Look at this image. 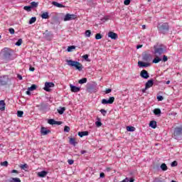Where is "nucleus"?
Masks as SVG:
<instances>
[{"mask_svg":"<svg viewBox=\"0 0 182 182\" xmlns=\"http://www.w3.org/2000/svg\"><path fill=\"white\" fill-rule=\"evenodd\" d=\"M68 66H71L72 68H75L77 70H82L83 69L82 64L77 61L72 60H66Z\"/></svg>","mask_w":182,"mask_h":182,"instance_id":"1","label":"nucleus"},{"mask_svg":"<svg viewBox=\"0 0 182 182\" xmlns=\"http://www.w3.org/2000/svg\"><path fill=\"white\" fill-rule=\"evenodd\" d=\"M157 28L161 33H166L169 29L168 23H160L158 24Z\"/></svg>","mask_w":182,"mask_h":182,"instance_id":"2","label":"nucleus"},{"mask_svg":"<svg viewBox=\"0 0 182 182\" xmlns=\"http://www.w3.org/2000/svg\"><path fill=\"white\" fill-rule=\"evenodd\" d=\"M87 90L89 92V93H96V92L99 90L97 84L96 82H93L89 87H87Z\"/></svg>","mask_w":182,"mask_h":182,"instance_id":"3","label":"nucleus"},{"mask_svg":"<svg viewBox=\"0 0 182 182\" xmlns=\"http://www.w3.org/2000/svg\"><path fill=\"white\" fill-rule=\"evenodd\" d=\"M166 52V48L163 47L156 48L154 47V53L155 56H160Z\"/></svg>","mask_w":182,"mask_h":182,"instance_id":"4","label":"nucleus"},{"mask_svg":"<svg viewBox=\"0 0 182 182\" xmlns=\"http://www.w3.org/2000/svg\"><path fill=\"white\" fill-rule=\"evenodd\" d=\"M77 18V16L75 14H67L65 15L63 18L64 22H68V21H75Z\"/></svg>","mask_w":182,"mask_h":182,"instance_id":"5","label":"nucleus"},{"mask_svg":"<svg viewBox=\"0 0 182 182\" xmlns=\"http://www.w3.org/2000/svg\"><path fill=\"white\" fill-rule=\"evenodd\" d=\"M114 102V97H111L109 98V100L102 99L101 103L102 105H113Z\"/></svg>","mask_w":182,"mask_h":182,"instance_id":"6","label":"nucleus"},{"mask_svg":"<svg viewBox=\"0 0 182 182\" xmlns=\"http://www.w3.org/2000/svg\"><path fill=\"white\" fill-rule=\"evenodd\" d=\"M8 80H9L8 75H4L3 77H1L0 85H1V86H5V85L8 83Z\"/></svg>","mask_w":182,"mask_h":182,"instance_id":"7","label":"nucleus"},{"mask_svg":"<svg viewBox=\"0 0 182 182\" xmlns=\"http://www.w3.org/2000/svg\"><path fill=\"white\" fill-rule=\"evenodd\" d=\"M50 87H55V84L53 82H46L44 90L46 92H50Z\"/></svg>","mask_w":182,"mask_h":182,"instance_id":"8","label":"nucleus"},{"mask_svg":"<svg viewBox=\"0 0 182 182\" xmlns=\"http://www.w3.org/2000/svg\"><path fill=\"white\" fill-rule=\"evenodd\" d=\"M140 76L143 79H149V77H150V75H149V73L146 70H142L141 71Z\"/></svg>","mask_w":182,"mask_h":182,"instance_id":"9","label":"nucleus"},{"mask_svg":"<svg viewBox=\"0 0 182 182\" xmlns=\"http://www.w3.org/2000/svg\"><path fill=\"white\" fill-rule=\"evenodd\" d=\"M108 38H110L111 39H114V41H116V39H117L118 38V36L117 33L112 31H109L108 33Z\"/></svg>","mask_w":182,"mask_h":182,"instance_id":"10","label":"nucleus"},{"mask_svg":"<svg viewBox=\"0 0 182 182\" xmlns=\"http://www.w3.org/2000/svg\"><path fill=\"white\" fill-rule=\"evenodd\" d=\"M70 90L71 92H73V93H77V92L80 91V88L78 87H76L72 84L70 85Z\"/></svg>","mask_w":182,"mask_h":182,"instance_id":"11","label":"nucleus"},{"mask_svg":"<svg viewBox=\"0 0 182 182\" xmlns=\"http://www.w3.org/2000/svg\"><path fill=\"white\" fill-rule=\"evenodd\" d=\"M138 66L139 68H149V66H150V63L138 61Z\"/></svg>","mask_w":182,"mask_h":182,"instance_id":"12","label":"nucleus"},{"mask_svg":"<svg viewBox=\"0 0 182 182\" xmlns=\"http://www.w3.org/2000/svg\"><path fill=\"white\" fill-rule=\"evenodd\" d=\"M69 143L72 146H76V144H77V143H79V141H77V139H76V138L70 137L69 139Z\"/></svg>","mask_w":182,"mask_h":182,"instance_id":"13","label":"nucleus"},{"mask_svg":"<svg viewBox=\"0 0 182 182\" xmlns=\"http://www.w3.org/2000/svg\"><path fill=\"white\" fill-rule=\"evenodd\" d=\"M154 84V82L153 81V80H148L145 84L146 89H150V87H153Z\"/></svg>","mask_w":182,"mask_h":182,"instance_id":"14","label":"nucleus"},{"mask_svg":"<svg viewBox=\"0 0 182 182\" xmlns=\"http://www.w3.org/2000/svg\"><path fill=\"white\" fill-rule=\"evenodd\" d=\"M151 59V55H150V54H144L142 57V60L144 62H150Z\"/></svg>","mask_w":182,"mask_h":182,"instance_id":"15","label":"nucleus"},{"mask_svg":"<svg viewBox=\"0 0 182 182\" xmlns=\"http://www.w3.org/2000/svg\"><path fill=\"white\" fill-rule=\"evenodd\" d=\"M37 176L38 177H41V178H43L46 176H48V171H42L41 172H38L37 173Z\"/></svg>","mask_w":182,"mask_h":182,"instance_id":"16","label":"nucleus"},{"mask_svg":"<svg viewBox=\"0 0 182 182\" xmlns=\"http://www.w3.org/2000/svg\"><path fill=\"white\" fill-rule=\"evenodd\" d=\"M50 131L45 127H42L41 130V134H43V136H46V134H48V133H50Z\"/></svg>","mask_w":182,"mask_h":182,"instance_id":"17","label":"nucleus"},{"mask_svg":"<svg viewBox=\"0 0 182 182\" xmlns=\"http://www.w3.org/2000/svg\"><path fill=\"white\" fill-rule=\"evenodd\" d=\"M52 5H53L54 6H56L57 8H65V6H63V4H60L57 1H53Z\"/></svg>","mask_w":182,"mask_h":182,"instance_id":"18","label":"nucleus"},{"mask_svg":"<svg viewBox=\"0 0 182 182\" xmlns=\"http://www.w3.org/2000/svg\"><path fill=\"white\" fill-rule=\"evenodd\" d=\"M6 182H21V179L19 178H11L6 181Z\"/></svg>","mask_w":182,"mask_h":182,"instance_id":"19","label":"nucleus"},{"mask_svg":"<svg viewBox=\"0 0 182 182\" xmlns=\"http://www.w3.org/2000/svg\"><path fill=\"white\" fill-rule=\"evenodd\" d=\"M149 127H151L152 129H156V127H157V122L151 121L149 123Z\"/></svg>","mask_w":182,"mask_h":182,"instance_id":"20","label":"nucleus"},{"mask_svg":"<svg viewBox=\"0 0 182 182\" xmlns=\"http://www.w3.org/2000/svg\"><path fill=\"white\" fill-rule=\"evenodd\" d=\"M0 110L4 112L5 110V101L0 100Z\"/></svg>","mask_w":182,"mask_h":182,"instance_id":"21","label":"nucleus"},{"mask_svg":"<svg viewBox=\"0 0 182 182\" xmlns=\"http://www.w3.org/2000/svg\"><path fill=\"white\" fill-rule=\"evenodd\" d=\"M78 136L80 137H83V136H89V132L84 131L78 132Z\"/></svg>","mask_w":182,"mask_h":182,"instance_id":"22","label":"nucleus"},{"mask_svg":"<svg viewBox=\"0 0 182 182\" xmlns=\"http://www.w3.org/2000/svg\"><path fill=\"white\" fill-rule=\"evenodd\" d=\"M182 132V127H178L176 128L175 131H174V134H181Z\"/></svg>","mask_w":182,"mask_h":182,"instance_id":"23","label":"nucleus"},{"mask_svg":"<svg viewBox=\"0 0 182 182\" xmlns=\"http://www.w3.org/2000/svg\"><path fill=\"white\" fill-rule=\"evenodd\" d=\"M42 19H48L49 18V13L45 12L41 14Z\"/></svg>","mask_w":182,"mask_h":182,"instance_id":"24","label":"nucleus"},{"mask_svg":"<svg viewBox=\"0 0 182 182\" xmlns=\"http://www.w3.org/2000/svg\"><path fill=\"white\" fill-rule=\"evenodd\" d=\"M156 58L153 60L152 63H159L161 62V58H159V55H155Z\"/></svg>","mask_w":182,"mask_h":182,"instance_id":"25","label":"nucleus"},{"mask_svg":"<svg viewBox=\"0 0 182 182\" xmlns=\"http://www.w3.org/2000/svg\"><path fill=\"white\" fill-rule=\"evenodd\" d=\"M168 168L167 167V165L166 164H162L161 165V169L162 171H167Z\"/></svg>","mask_w":182,"mask_h":182,"instance_id":"26","label":"nucleus"},{"mask_svg":"<svg viewBox=\"0 0 182 182\" xmlns=\"http://www.w3.org/2000/svg\"><path fill=\"white\" fill-rule=\"evenodd\" d=\"M4 56L6 59H9V58H11V52L6 51L4 54Z\"/></svg>","mask_w":182,"mask_h":182,"instance_id":"27","label":"nucleus"},{"mask_svg":"<svg viewBox=\"0 0 182 182\" xmlns=\"http://www.w3.org/2000/svg\"><path fill=\"white\" fill-rule=\"evenodd\" d=\"M87 82V78L84 77L78 81V83L80 85H83L84 83H86Z\"/></svg>","mask_w":182,"mask_h":182,"instance_id":"28","label":"nucleus"},{"mask_svg":"<svg viewBox=\"0 0 182 182\" xmlns=\"http://www.w3.org/2000/svg\"><path fill=\"white\" fill-rule=\"evenodd\" d=\"M65 110H66V109L65 107H60L58 109V112L59 114H63V113H65Z\"/></svg>","mask_w":182,"mask_h":182,"instance_id":"29","label":"nucleus"},{"mask_svg":"<svg viewBox=\"0 0 182 182\" xmlns=\"http://www.w3.org/2000/svg\"><path fill=\"white\" fill-rule=\"evenodd\" d=\"M28 90H30L31 92H33V90H36V85H32L30 87L28 88Z\"/></svg>","mask_w":182,"mask_h":182,"instance_id":"30","label":"nucleus"},{"mask_svg":"<svg viewBox=\"0 0 182 182\" xmlns=\"http://www.w3.org/2000/svg\"><path fill=\"white\" fill-rule=\"evenodd\" d=\"M127 132H134L136 130V128L134 127H127Z\"/></svg>","mask_w":182,"mask_h":182,"instance_id":"31","label":"nucleus"},{"mask_svg":"<svg viewBox=\"0 0 182 182\" xmlns=\"http://www.w3.org/2000/svg\"><path fill=\"white\" fill-rule=\"evenodd\" d=\"M154 113L157 116L161 114V110H160V109H154Z\"/></svg>","mask_w":182,"mask_h":182,"instance_id":"32","label":"nucleus"},{"mask_svg":"<svg viewBox=\"0 0 182 182\" xmlns=\"http://www.w3.org/2000/svg\"><path fill=\"white\" fill-rule=\"evenodd\" d=\"M23 9L25 11H27V12H31V11L32 10V6H24Z\"/></svg>","mask_w":182,"mask_h":182,"instance_id":"33","label":"nucleus"},{"mask_svg":"<svg viewBox=\"0 0 182 182\" xmlns=\"http://www.w3.org/2000/svg\"><path fill=\"white\" fill-rule=\"evenodd\" d=\"M36 22V17H32L29 21V24L35 23Z\"/></svg>","mask_w":182,"mask_h":182,"instance_id":"34","label":"nucleus"},{"mask_svg":"<svg viewBox=\"0 0 182 182\" xmlns=\"http://www.w3.org/2000/svg\"><path fill=\"white\" fill-rule=\"evenodd\" d=\"M28 164H24L20 166V168H21V170H25L26 168H28Z\"/></svg>","mask_w":182,"mask_h":182,"instance_id":"35","label":"nucleus"},{"mask_svg":"<svg viewBox=\"0 0 182 182\" xmlns=\"http://www.w3.org/2000/svg\"><path fill=\"white\" fill-rule=\"evenodd\" d=\"M90 35H92V31H90V30H87L85 31L86 38H90Z\"/></svg>","mask_w":182,"mask_h":182,"instance_id":"36","label":"nucleus"},{"mask_svg":"<svg viewBox=\"0 0 182 182\" xmlns=\"http://www.w3.org/2000/svg\"><path fill=\"white\" fill-rule=\"evenodd\" d=\"M73 49H76V47L74 46H68V52H72L73 50Z\"/></svg>","mask_w":182,"mask_h":182,"instance_id":"37","label":"nucleus"},{"mask_svg":"<svg viewBox=\"0 0 182 182\" xmlns=\"http://www.w3.org/2000/svg\"><path fill=\"white\" fill-rule=\"evenodd\" d=\"M55 119H48V124H51L52 126H53V124H55Z\"/></svg>","mask_w":182,"mask_h":182,"instance_id":"38","label":"nucleus"},{"mask_svg":"<svg viewBox=\"0 0 182 182\" xmlns=\"http://www.w3.org/2000/svg\"><path fill=\"white\" fill-rule=\"evenodd\" d=\"M22 45V39L20 38L18 40V41L16 43V46H21Z\"/></svg>","mask_w":182,"mask_h":182,"instance_id":"39","label":"nucleus"},{"mask_svg":"<svg viewBox=\"0 0 182 182\" xmlns=\"http://www.w3.org/2000/svg\"><path fill=\"white\" fill-rule=\"evenodd\" d=\"M17 116H18V117H22L23 116V111H18L17 112Z\"/></svg>","mask_w":182,"mask_h":182,"instance_id":"40","label":"nucleus"},{"mask_svg":"<svg viewBox=\"0 0 182 182\" xmlns=\"http://www.w3.org/2000/svg\"><path fill=\"white\" fill-rule=\"evenodd\" d=\"M64 132H65V133H69V132H70V127H68V126H65V127H64Z\"/></svg>","mask_w":182,"mask_h":182,"instance_id":"41","label":"nucleus"},{"mask_svg":"<svg viewBox=\"0 0 182 182\" xmlns=\"http://www.w3.org/2000/svg\"><path fill=\"white\" fill-rule=\"evenodd\" d=\"M95 39H97V41H99V39H102V34L101 33H97L95 36Z\"/></svg>","mask_w":182,"mask_h":182,"instance_id":"42","label":"nucleus"},{"mask_svg":"<svg viewBox=\"0 0 182 182\" xmlns=\"http://www.w3.org/2000/svg\"><path fill=\"white\" fill-rule=\"evenodd\" d=\"M36 6H38V3H36L35 1H32L31 2V8H36Z\"/></svg>","mask_w":182,"mask_h":182,"instance_id":"43","label":"nucleus"},{"mask_svg":"<svg viewBox=\"0 0 182 182\" xmlns=\"http://www.w3.org/2000/svg\"><path fill=\"white\" fill-rule=\"evenodd\" d=\"M178 163L176 161H174L171 163V167H177Z\"/></svg>","mask_w":182,"mask_h":182,"instance_id":"44","label":"nucleus"},{"mask_svg":"<svg viewBox=\"0 0 182 182\" xmlns=\"http://www.w3.org/2000/svg\"><path fill=\"white\" fill-rule=\"evenodd\" d=\"M1 166H4V167H8V162L6 161L1 162Z\"/></svg>","mask_w":182,"mask_h":182,"instance_id":"45","label":"nucleus"},{"mask_svg":"<svg viewBox=\"0 0 182 182\" xmlns=\"http://www.w3.org/2000/svg\"><path fill=\"white\" fill-rule=\"evenodd\" d=\"M9 33H11V35H14L15 33V29L14 28H9Z\"/></svg>","mask_w":182,"mask_h":182,"instance_id":"46","label":"nucleus"},{"mask_svg":"<svg viewBox=\"0 0 182 182\" xmlns=\"http://www.w3.org/2000/svg\"><path fill=\"white\" fill-rule=\"evenodd\" d=\"M100 113H102L103 116H106V113H107V112L105 109H100Z\"/></svg>","mask_w":182,"mask_h":182,"instance_id":"47","label":"nucleus"},{"mask_svg":"<svg viewBox=\"0 0 182 182\" xmlns=\"http://www.w3.org/2000/svg\"><path fill=\"white\" fill-rule=\"evenodd\" d=\"M162 60L163 62H167V60H168V58H167L166 55H164Z\"/></svg>","mask_w":182,"mask_h":182,"instance_id":"48","label":"nucleus"},{"mask_svg":"<svg viewBox=\"0 0 182 182\" xmlns=\"http://www.w3.org/2000/svg\"><path fill=\"white\" fill-rule=\"evenodd\" d=\"M68 164H70V166H72V164H73V163H75V161L72 160V159H68Z\"/></svg>","mask_w":182,"mask_h":182,"instance_id":"49","label":"nucleus"},{"mask_svg":"<svg viewBox=\"0 0 182 182\" xmlns=\"http://www.w3.org/2000/svg\"><path fill=\"white\" fill-rule=\"evenodd\" d=\"M95 124H96L97 127H100V126H102V122L97 121L95 122Z\"/></svg>","mask_w":182,"mask_h":182,"instance_id":"50","label":"nucleus"},{"mask_svg":"<svg viewBox=\"0 0 182 182\" xmlns=\"http://www.w3.org/2000/svg\"><path fill=\"white\" fill-rule=\"evenodd\" d=\"M82 58L85 59V60H87V59H89V55L87 54H85L82 55Z\"/></svg>","mask_w":182,"mask_h":182,"instance_id":"51","label":"nucleus"},{"mask_svg":"<svg viewBox=\"0 0 182 182\" xmlns=\"http://www.w3.org/2000/svg\"><path fill=\"white\" fill-rule=\"evenodd\" d=\"M124 5H130V0H124Z\"/></svg>","mask_w":182,"mask_h":182,"instance_id":"52","label":"nucleus"},{"mask_svg":"<svg viewBox=\"0 0 182 182\" xmlns=\"http://www.w3.org/2000/svg\"><path fill=\"white\" fill-rule=\"evenodd\" d=\"M112 92V89L108 88L105 90V93L106 95H109V93H110Z\"/></svg>","mask_w":182,"mask_h":182,"instance_id":"53","label":"nucleus"},{"mask_svg":"<svg viewBox=\"0 0 182 182\" xmlns=\"http://www.w3.org/2000/svg\"><path fill=\"white\" fill-rule=\"evenodd\" d=\"M157 99H158L159 102H161L164 98H163V96L159 95V96L157 97Z\"/></svg>","mask_w":182,"mask_h":182,"instance_id":"54","label":"nucleus"},{"mask_svg":"<svg viewBox=\"0 0 182 182\" xmlns=\"http://www.w3.org/2000/svg\"><path fill=\"white\" fill-rule=\"evenodd\" d=\"M54 124H57L58 126H60V124H62V122L55 121Z\"/></svg>","mask_w":182,"mask_h":182,"instance_id":"55","label":"nucleus"},{"mask_svg":"<svg viewBox=\"0 0 182 182\" xmlns=\"http://www.w3.org/2000/svg\"><path fill=\"white\" fill-rule=\"evenodd\" d=\"M29 70H30V72H35V68H33V67H30V68H29Z\"/></svg>","mask_w":182,"mask_h":182,"instance_id":"56","label":"nucleus"},{"mask_svg":"<svg viewBox=\"0 0 182 182\" xmlns=\"http://www.w3.org/2000/svg\"><path fill=\"white\" fill-rule=\"evenodd\" d=\"M106 171H107L108 173H109V171H112V168H110V167L106 168Z\"/></svg>","mask_w":182,"mask_h":182,"instance_id":"57","label":"nucleus"},{"mask_svg":"<svg viewBox=\"0 0 182 182\" xmlns=\"http://www.w3.org/2000/svg\"><path fill=\"white\" fill-rule=\"evenodd\" d=\"M11 173H16V174H18L19 172L18 171V170L14 169L11 171Z\"/></svg>","mask_w":182,"mask_h":182,"instance_id":"58","label":"nucleus"},{"mask_svg":"<svg viewBox=\"0 0 182 182\" xmlns=\"http://www.w3.org/2000/svg\"><path fill=\"white\" fill-rule=\"evenodd\" d=\"M100 177H101L102 178H103L105 177V173H101L100 174Z\"/></svg>","mask_w":182,"mask_h":182,"instance_id":"59","label":"nucleus"},{"mask_svg":"<svg viewBox=\"0 0 182 182\" xmlns=\"http://www.w3.org/2000/svg\"><path fill=\"white\" fill-rule=\"evenodd\" d=\"M17 77H18V79H19V80H22V75H18Z\"/></svg>","mask_w":182,"mask_h":182,"instance_id":"60","label":"nucleus"},{"mask_svg":"<svg viewBox=\"0 0 182 182\" xmlns=\"http://www.w3.org/2000/svg\"><path fill=\"white\" fill-rule=\"evenodd\" d=\"M26 93V95H28V96H31V90H28Z\"/></svg>","mask_w":182,"mask_h":182,"instance_id":"61","label":"nucleus"},{"mask_svg":"<svg viewBox=\"0 0 182 182\" xmlns=\"http://www.w3.org/2000/svg\"><path fill=\"white\" fill-rule=\"evenodd\" d=\"M140 48H143V45L136 46V49H140Z\"/></svg>","mask_w":182,"mask_h":182,"instance_id":"62","label":"nucleus"},{"mask_svg":"<svg viewBox=\"0 0 182 182\" xmlns=\"http://www.w3.org/2000/svg\"><path fill=\"white\" fill-rule=\"evenodd\" d=\"M120 182H129V178H126L125 179Z\"/></svg>","mask_w":182,"mask_h":182,"instance_id":"63","label":"nucleus"},{"mask_svg":"<svg viewBox=\"0 0 182 182\" xmlns=\"http://www.w3.org/2000/svg\"><path fill=\"white\" fill-rule=\"evenodd\" d=\"M129 182H134V179L133 178H130Z\"/></svg>","mask_w":182,"mask_h":182,"instance_id":"64","label":"nucleus"}]
</instances>
